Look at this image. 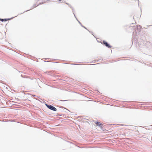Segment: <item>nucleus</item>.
<instances>
[{
  "label": "nucleus",
  "instance_id": "2",
  "mask_svg": "<svg viewBox=\"0 0 152 152\" xmlns=\"http://www.w3.org/2000/svg\"><path fill=\"white\" fill-rule=\"evenodd\" d=\"M95 123L96 124V126H99L100 128L101 129H103L102 126L103 124L100 122H95Z\"/></svg>",
  "mask_w": 152,
  "mask_h": 152
},
{
  "label": "nucleus",
  "instance_id": "7",
  "mask_svg": "<svg viewBox=\"0 0 152 152\" xmlns=\"http://www.w3.org/2000/svg\"><path fill=\"white\" fill-rule=\"evenodd\" d=\"M59 1H61V0H58Z\"/></svg>",
  "mask_w": 152,
  "mask_h": 152
},
{
  "label": "nucleus",
  "instance_id": "6",
  "mask_svg": "<svg viewBox=\"0 0 152 152\" xmlns=\"http://www.w3.org/2000/svg\"><path fill=\"white\" fill-rule=\"evenodd\" d=\"M37 6H38V5H37V6H35L34 7H37Z\"/></svg>",
  "mask_w": 152,
  "mask_h": 152
},
{
  "label": "nucleus",
  "instance_id": "5",
  "mask_svg": "<svg viewBox=\"0 0 152 152\" xmlns=\"http://www.w3.org/2000/svg\"><path fill=\"white\" fill-rule=\"evenodd\" d=\"M0 20H1L2 21H4V19H0Z\"/></svg>",
  "mask_w": 152,
  "mask_h": 152
},
{
  "label": "nucleus",
  "instance_id": "3",
  "mask_svg": "<svg viewBox=\"0 0 152 152\" xmlns=\"http://www.w3.org/2000/svg\"><path fill=\"white\" fill-rule=\"evenodd\" d=\"M102 44L104 45L107 47L108 48H111V46L105 41H103L102 42Z\"/></svg>",
  "mask_w": 152,
  "mask_h": 152
},
{
  "label": "nucleus",
  "instance_id": "4",
  "mask_svg": "<svg viewBox=\"0 0 152 152\" xmlns=\"http://www.w3.org/2000/svg\"><path fill=\"white\" fill-rule=\"evenodd\" d=\"M10 20V19H4V21H7L8 20Z\"/></svg>",
  "mask_w": 152,
  "mask_h": 152
},
{
  "label": "nucleus",
  "instance_id": "1",
  "mask_svg": "<svg viewBox=\"0 0 152 152\" xmlns=\"http://www.w3.org/2000/svg\"><path fill=\"white\" fill-rule=\"evenodd\" d=\"M46 106L48 108L52 110H53L54 111H56L57 110V109L56 108L51 105L46 104Z\"/></svg>",
  "mask_w": 152,
  "mask_h": 152
}]
</instances>
